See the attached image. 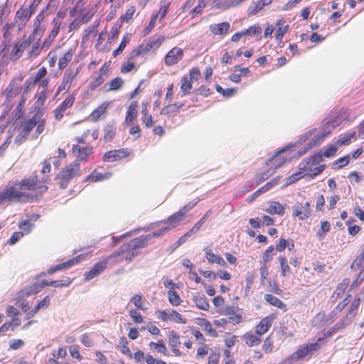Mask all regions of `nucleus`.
Here are the masks:
<instances>
[{
  "mask_svg": "<svg viewBox=\"0 0 364 364\" xmlns=\"http://www.w3.org/2000/svg\"><path fill=\"white\" fill-rule=\"evenodd\" d=\"M48 179H38L36 175L23 178L14 183L0 193V203L7 202L28 203L34 202L41 198L48 190Z\"/></svg>",
  "mask_w": 364,
  "mask_h": 364,
  "instance_id": "obj_1",
  "label": "nucleus"
},
{
  "mask_svg": "<svg viewBox=\"0 0 364 364\" xmlns=\"http://www.w3.org/2000/svg\"><path fill=\"white\" fill-rule=\"evenodd\" d=\"M46 119L43 117V114L37 113L30 118H25L21 121L18 127V134L16 136L14 142L20 145L28 139L30 134L34 128V134L31 139H36L42 134L46 128Z\"/></svg>",
  "mask_w": 364,
  "mask_h": 364,
  "instance_id": "obj_2",
  "label": "nucleus"
},
{
  "mask_svg": "<svg viewBox=\"0 0 364 364\" xmlns=\"http://www.w3.org/2000/svg\"><path fill=\"white\" fill-rule=\"evenodd\" d=\"M142 248H144V243L138 237H135L129 242L122 245L118 250L109 255L110 263L115 265L125 262L128 264L140 254V249Z\"/></svg>",
  "mask_w": 364,
  "mask_h": 364,
  "instance_id": "obj_3",
  "label": "nucleus"
},
{
  "mask_svg": "<svg viewBox=\"0 0 364 364\" xmlns=\"http://www.w3.org/2000/svg\"><path fill=\"white\" fill-rule=\"evenodd\" d=\"M95 12V8H87L83 0H78L69 11L70 17L73 18L69 24V31H77L82 25L87 23Z\"/></svg>",
  "mask_w": 364,
  "mask_h": 364,
  "instance_id": "obj_4",
  "label": "nucleus"
},
{
  "mask_svg": "<svg viewBox=\"0 0 364 364\" xmlns=\"http://www.w3.org/2000/svg\"><path fill=\"white\" fill-rule=\"evenodd\" d=\"M322 345H323V338H318L314 343H307L300 346L296 351L288 358L289 364H292L303 359H310L313 353L321 348Z\"/></svg>",
  "mask_w": 364,
  "mask_h": 364,
  "instance_id": "obj_5",
  "label": "nucleus"
},
{
  "mask_svg": "<svg viewBox=\"0 0 364 364\" xmlns=\"http://www.w3.org/2000/svg\"><path fill=\"white\" fill-rule=\"evenodd\" d=\"M323 160V155L321 153L316 154L311 157L303 160L299 165V169L305 171L309 176H317L324 169L325 166L318 164Z\"/></svg>",
  "mask_w": 364,
  "mask_h": 364,
  "instance_id": "obj_6",
  "label": "nucleus"
},
{
  "mask_svg": "<svg viewBox=\"0 0 364 364\" xmlns=\"http://www.w3.org/2000/svg\"><path fill=\"white\" fill-rule=\"evenodd\" d=\"M80 164L77 161H74L70 164L65 166L60 172L58 178L59 179V186L60 188H65L69 182L80 176Z\"/></svg>",
  "mask_w": 364,
  "mask_h": 364,
  "instance_id": "obj_7",
  "label": "nucleus"
},
{
  "mask_svg": "<svg viewBox=\"0 0 364 364\" xmlns=\"http://www.w3.org/2000/svg\"><path fill=\"white\" fill-rule=\"evenodd\" d=\"M23 80V76L22 74H17L12 77L3 92L6 103L11 104L14 98L18 95L21 90Z\"/></svg>",
  "mask_w": 364,
  "mask_h": 364,
  "instance_id": "obj_8",
  "label": "nucleus"
},
{
  "mask_svg": "<svg viewBox=\"0 0 364 364\" xmlns=\"http://www.w3.org/2000/svg\"><path fill=\"white\" fill-rule=\"evenodd\" d=\"M81 70V67L78 66L76 68H67L63 75L61 82L58 87V92H67L70 90L72 85L77 80V75Z\"/></svg>",
  "mask_w": 364,
  "mask_h": 364,
  "instance_id": "obj_9",
  "label": "nucleus"
},
{
  "mask_svg": "<svg viewBox=\"0 0 364 364\" xmlns=\"http://www.w3.org/2000/svg\"><path fill=\"white\" fill-rule=\"evenodd\" d=\"M156 318L163 322H174L186 324L187 319L175 309L159 310L156 311Z\"/></svg>",
  "mask_w": 364,
  "mask_h": 364,
  "instance_id": "obj_10",
  "label": "nucleus"
},
{
  "mask_svg": "<svg viewBox=\"0 0 364 364\" xmlns=\"http://www.w3.org/2000/svg\"><path fill=\"white\" fill-rule=\"evenodd\" d=\"M165 41L164 36L150 38L146 43L139 44L133 49L139 55L146 54L151 50H157Z\"/></svg>",
  "mask_w": 364,
  "mask_h": 364,
  "instance_id": "obj_11",
  "label": "nucleus"
},
{
  "mask_svg": "<svg viewBox=\"0 0 364 364\" xmlns=\"http://www.w3.org/2000/svg\"><path fill=\"white\" fill-rule=\"evenodd\" d=\"M31 35H30L28 38L16 41L9 55L11 61H17L23 55L25 50L31 45Z\"/></svg>",
  "mask_w": 364,
  "mask_h": 364,
  "instance_id": "obj_12",
  "label": "nucleus"
},
{
  "mask_svg": "<svg viewBox=\"0 0 364 364\" xmlns=\"http://www.w3.org/2000/svg\"><path fill=\"white\" fill-rule=\"evenodd\" d=\"M132 151L128 148L110 150L105 153L102 161L105 162H115L130 156Z\"/></svg>",
  "mask_w": 364,
  "mask_h": 364,
  "instance_id": "obj_13",
  "label": "nucleus"
},
{
  "mask_svg": "<svg viewBox=\"0 0 364 364\" xmlns=\"http://www.w3.org/2000/svg\"><path fill=\"white\" fill-rule=\"evenodd\" d=\"M75 100L73 94H69L65 100L53 110L54 117L59 121L63 119L67 111L70 109Z\"/></svg>",
  "mask_w": 364,
  "mask_h": 364,
  "instance_id": "obj_14",
  "label": "nucleus"
},
{
  "mask_svg": "<svg viewBox=\"0 0 364 364\" xmlns=\"http://www.w3.org/2000/svg\"><path fill=\"white\" fill-rule=\"evenodd\" d=\"M183 50L180 47L175 46L165 55L164 63L168 67L173 66L178 63L183 58Z\"/></svg>",
  "mask_w": 364,
  "mask_h": 364,
  "instance_id": "obj_15",
  "label": "nucleus"
},
{
  "mask_svg": "<svg viewBox=\"0 0 364 364\" xmlns=\"http://www.w3.org/2000/svg\"><path fill=\"white\" fill-rule=\"evenodd\" d=\"M109 64L105 63L104 65L99 69L97 76L92 77L89 85L90 91H94L103 84L107 77H108Z\"/></svg>",
  "mask_w": 364,
  "mask_h": 364,
  "instance_id": "obj_16",
  "label": "nucleus"
},
{
  "mask_svg": "<svg viewBox=\"0 0 364 364\" xmlns=\"http://www.w3.org/2000/svg\"><path fill=\"white\" fill-rule=\"evenodd\" d=\"M110 259L108 256L103 260L96 262L89 271L85 272V280L90 281L101 274L107 268Z\"/></svg>",
  "mask_w": 364,
  "mask_h": 364,
  "instance_id": "obj_17",
  "label": "nucleus"
},
{
  "mask_svg": "<svg viewBox=\"0 0 364 364\" xmlns=\"http://www.w3.org/2000/svg\"><path fill=\"white\" fill-rule=\"evenodd\" d=\"M277 314L272 313L262 318L255 326V331L261 336L267 333L277 318Z\"/></svg>",
  "mask_w": 364,
  "mask_h": 364,
  "instance_id": "obj_18",
  "label": "nucleus"
},
{
  "mask_svg": "<svg viewBox=\"0 0 364 364\" xmlns=\"http://www.w3.org/2000/svg\"><path fill=\"white\" fill-rule=\"evenodd\" d=\"M72 152L76 158L75 161H87L88 156L93 153L92 146H82L79 144H74L72 147Z\"/></svg>",
  "mask_w": 364,
  "mask_h": 364,
  "instance_id": "obj_19",
  "label": "nucleus"
},
{
  "mask_svg": "<svg viewBox=\"0 0 364 364\" xmlns=\"http://www.w3.org/2000/svg\"><path fill=\"white\" fill-rule=\"evenodd\" d=\"M360 302V298L355 297L350 303L345 316L341 319L347 325H349L357 315Z\"/></svg>",
  "mask_w": 364,
  "mask_h": 364,
  "instance_id": "obj_20",
  "label": "nucleus"
},
{
  "mask_svg": "<svg viewBox=\"0 0 364 364\" xmlns=\"http://www.w3.org/2000/svg\"><path fill=\"white\" fill-rule=\"evenodd\" d=\"M287 149L288 147L286 146L277 151V153L267 161V166L272 167V169H274V171L276 169L281 167L288 160L287 157L282 156Z\"/></svg>",
  "mask_w": 364,
  "mask_h": 364,
  "instance_id": "obj_21",
  "label": "nucleus"
},
{
  "mask_svg": "<svg viewBox=\"0 0 364 364\" xmlns=\"http://www.w3.org/2000/svg\"><path fill=\"white\" fill-rule=\"evenodd\" d=\"M168 345L171 349L173 354L179 357L183 355L182 352L179 350V347L181 344L180 340V336L176 331H171L168 335Z\"/></svg>",
  "mask_w": 364,
  "mask_h": 364,
  "instance_id": "obj_22",
  "label": "nucleus"
},
{
  "mask_svg": "<svg viewBox=\"0 0 364 364\" xmlns=\"http://www.w3.org/2000/svg\"><path fill=\"white\" fill-rule=\"evenodd\" d=\"M274 29L275 39L280 43L282 42L284 35L289 32L290 27L289 25L286 23L284 18H280L276 21Z\"/></svg>",
  "mask_w": 364,
  "mask_h": 364,
  "instance_id": "obj_23",
  "label": "nucleus"
},
{
  "mask_svg": "<svg viewBox=\"0 0 364 364\" xmlns=\"http://www.w3.org/2000/svg\"><path fill=\"white\" fill-rule=\"evenodd\" d=\"M47 75V69L45 67L40 68L34 75L33 80V84H38L39 87H42L43 89H48L50 80Z\"/></svg>",
  "mask_w": 364,
  "mask_h": 364,
  "instance_id": "obj_24",
  "label": "nucleus"
},
{
  "mask_svg": "<svg viewBox=\"0 0 364 364\" xmlns=\"http://www.w3.org/2000/svg\"><path fill=\"white\" fill-rule=\"evenodd\" d=\"M75 53L76 48H70L59 57L58 62V68L59 70H63L68 68L75 55Z\"/></svg>",
  "mask_w": 364,
  "mask_h": 364,
  "instance_id": "obj_25",
  "label": "nucleus"
},
{
  "mask_svg": "<svg viewBox=\"0 0 364 364\" xmlns=\"http://www.w3.org/2000/svg\"><path fill=\"white\" fill-rule=\"evenodd\" d=\"M139 56L134 50H132L127 60L122 65L120 68V73L122 74H127L132 70H136L137 67L135 64V59Z\"/></svg>",
  "mask_w": 364,
  "mask_h": 364,
  "instance_id": "obj_26",
  "label": "nucleus"
},
{
  "mask_svg": "<svg viewBox=\"0 0 364 364\" xmlns=\"http://www.w3.org/2000/svg\"><path fill=\"white\" fill-rule=\"evenodd\" d=\"M46 11L43 9L42 10L35 18L33 21V33L31 34V36L33 35H38L41 36L43 33H44L45 28L44 26L42 24L44 21L45 18H46Z\"/></svg>",
  "mask_w": 364,
  "mask_h": 364,
  "instance_id": "obj_27",
  "label": "nucleus"
},
{
  "mask_svg": "<svg viewBox=\"0 0 364 364\" xmlns=\"http://www.w3.org/2000/svg\"><path fill=\"white\" fill-rule=\"evenodd\" d=\"M82 259H83V257L82 255H77V256L74 257L72 259H69V260H68L66 262H64L63 263L58 264H57V265H55L54 267H50L48 270V272L49 274H53V273H54V272H55L57 271L70 268V267H72V266H73L75 264H77L79 262H80Z\"/></svg>",
  "mask_w": 364,
  "mask_h": 364,
  "instance_id": "obj_28",
  "label": "nucleus"
},
{
  "mask_svg": "<svg viewBox=\"0 0 364 364\" xmlns=\"http://www.w3.org/2000/svg\"><path fill=\"white\" fill-rule=\"evenodd\" d=\"M186 214V210L184 209L181 210L173 215H170L167 220L161 221V223H164L166 224V225L172 230L177 227L181 221L183 220L184 215Z\"/></svg>",
  "mask_w": 364,
  "mask_h": 364,
  "instance_id": "obj_29",
  "label": "nucleus"
},
{
  "mask_svg": "<svg viewBox=\"0 0 364 364\" xmlns=\"http://www.w3.org/2000/svg\"><path fill=\"white\" fill-rule=\"evenodd\" d=\"M242 338L245 344L249 347L258 346L261 343L262 336L258 333L255 330L254 332L247 331L243 336Z\"/></svg>",
  "mask_w": 364,
  "mask_h": 364,
  "instance_id": "obj_30",
  "label": "nucleus"
},
{
  "mask_svg": "<svg viewBox=\"0 0 364 364\" xmlns=\"http://www.w3.org/2000/svg\"><path fill=\"white\" fill-rule=\"evenodd\" d=\"M205 258L210 264H217L223 267H226L227 263L224 259L219 255L214 254L209 247L204 249Z\"/></svg>",
  "mask_w": 364,
  "mask_h": 364,
  "instance_id": "obj_31",
  "label": "nucleus"
},
{
  "mask_svg": "<svg viewBox=\"0 0 364 364\" xmlns=\"http://www.w3.org/2000/svg\"><path fill=\"white\" fill-rule=\"evenodd\" d=\"M138 102L136 101L132 102L127 110L124 119V124L127 126L130 125L137 117Z\"/></svg>",
  "mask_w": 364,
  "mask_h": 364,
  "instance_id": "obj_32",
  "label": "nucleus"
},
{
  "mask_svg": "<svg viewBox=\"0 0 364 364\" xmlns=\"http://www.w3.org/2000/svg\"><path fill=\"white\" fill-rule=\"evenodd\" d=\"M170 228L166 225L156 231L152 232L146 235H141L138 237L140 241H142L144 243V247L148 245V242L153 239L154 237H160L164 235L166 232L170 231Z\"/></svg>",
  "mask_w": 364,
  "mask_h": 364,
  "instance_id": "obj_33",
  "label": "nucleus"
},
{
  "mask_svg": "<svg viewBox=\"0 0 364 364\" xmlns=\"http://www.w3.org/2000/svg\"><path fill=\"white\" fill-rule=\"evenodd\" d=\"M230 28L228 22L224 21L220 23L211 24L209 26L210 32L215 36H225L226 35Z\"/></svg>",
  "mask_w": 364,
  "mask_h": 364,
  "instance_id": "obj_34",
  "label": "nucleus"
},
{
  "mask_svg": "<svg viewBox=\"0 0 364 364\" xmlns=\"http://www.w3.org/2000/svg\"><path fill=\"white\" fill-rule=\"evenodd\" d=\"M55 281H50L48 282L47 280H43L41 282V284H34L33 285L30 287V289L26 291H22V294L23 296H28L33 294H36L39 292L41 289L44 287H48V286H54L55 284Z\"/></svg>",
  "mask_w": 364,
  "mask_h": 364,
  "instance_id": "obj_35",
  "label": "nucleus"
},
{
  "mask_svg": "<svg viewBox=\"0 0 364 364\" xmlns=\"http://www.w3.org/2000/svg\"><path fill=\"white\" fill-rule=\"evenodd\" d=\"M196 323L200 326L210 336L213 337L218 336L217 331L212 326L211 323L206 318H196L195 320Z\"/></svg>",
  "mask_w": 364,
  "mask_h": 364,
  "instance_id": "obj_36",
  "label": "nucleus"
},
{
  "mask_svg": "<svg viewBox=\"0 0 364 364\" xmlns=\"http://www.w3.org/2000/svg\"><path fill=\"white\" fill-rule=\"evenodd\" d=\"M331 132V129H328V131H325L323 133L318 134L316 135L308 144V148L304 149L303 151L300 153V155L306 154L308 149H311L314 146H316L320 144H321L326 137L329 135Z\"/></svg>",
  "mask_w": 364,
  "mask_h": 364,
  "instance_id": "obj_37",
  "label": "nucleus"
},
{
  "mask_svg": "<svg viewBox=\"0 0 364 364\" xmlns=\"http://www.w3.org/2000/svg\"><path fill=\"white\" fill-rule=\"evenodd\" d=\"M112 176L111 172H105L104 173H100L97 169H95L90 175H88L85 181L95 183L109 179Z\"/></svg>",
  "mask_w": 364,
  "mask_h": 364,
  "instance_id": "obj_38",
  "label": "nucleus"
},
{
  "mask_svg": "<svg viewBox=\"0 0 364 364\" xmlns=\"http://www.w3.org/2000/svg\"><path fill=\"white\" fill-rule=\"evenodd\" d=\"M192 300L198 309L205 311L209 310L210 304L204 294H197L193 295Z\"/></svg>",
  "mask_w": 364,
  "mask_h": 364,
  "instance_id": "obj_39",
  "label": "nucleus"
},
{
  "mask_svg": "<svg viewBox=\"0 0 364 364\" xmlns=\"http://www.w3.org/2000/svg\"><path fill=\"white\" fill-rule=\"evenodd\" d=\"M31 16H32L28 12L26 9H24L23 6H21L16 12L14 19L16 23H20L22 26H26Z\"/></svg>",
  "mask_w": 364,
  "mask_h": 364,
  "instance_id": "obj_40",
  "label": "nucleus"
},
{
  "mask_svg": "<svg viewBox=\"0 0 364 364\" xmlns=\"http://www.w3.org/2000/svg\"><path fill=\"white\" fill-rule=\"evenodd\" d=\"M148 102L141 103V121L146 128H151L154 125V119L151 114L148 112Z\"/></svg>",
  "mask_w": 364,
  "mask_h": 364,
  "instance_id": "obj_41",
  "label": "nucleus"
},
{
  "mask_svg": "<svg viewBox=\"0 0 364 364\" xmlns=\"http://www.w3.org/2000/svg\"><path fill=\"white\" fill-rule=\"evenodd\" d=\"M264 299L268 304L282 309L283 312L287 311V305L278 297L270 294H266Z\"/></svg>",
  "mask_w": 364,
  "mask_h": 364,
  "instance_id": "obj_42",
  "label": "nucleus"
},
{
  "mask_svg": "<svg viewBox=\"0 0 364 364\" xmlns=\"http://www.w3.org/2000/svg\"><path fill=\"white\" fill-rule=\"evenodd\" d=\"M149 348L154 352H158L165 356L168 355V351L163 340L159 339L156 342L151 341Z\"/></svg>",
  "mask_w": 364,
  "mask_h": 364,
  "instance_id": "obj_43",
  "label": "nucleus"
},
{
  "mask_svg": "<svg viewBox=\"0 0 364 364\" xmlns=\"http://www.w3.org/2000/svg\"><path fill=\"white\" fill-rule=\"evenodd\" d=\"M50 304V299L49 296H46L42 300H41L38 304L30 311L27 313V319H30L33 317L38 311L41 309H46Z\"/></svg>",
  "mask_w": 364,
  "mask_h": 364,
  "instance_id": "obj_44",
  "label": "nucleus"
},
{
  "mask_svg": "<svg viewBox=\"0 0 364 364\" xmlns=\"http://www.w3.org/2000/svg\"><path fill=\"white\" fill-rule=\"evenodd\" d=\"M109 103L104 102L100 105L97 107L90 114V118L92 122H97L102 116H103L108 107Z\"/></svg>",
  "mask_w": 364,
  "mask_h": 364,
  "instance_id": "obj_45",
  "label": "nucleus"
},
{
  "mask_svg": "<svg viewBox=\"0 0 364 364\" xmlns=\"http://www.w3.org/2000/svg\"><path fill=\"white\" fill-rule=\"evenodd\" d=\"M185 105L184 102H174L163 107L161 114L170 115L179 112L180 109Z\"/></svg>",
  "mask_w": 364,
  "mask_h": 364,
  "instance_id": "obj_46",
  "label": "nucleus"
},
{
  "mask_svg": "<svg viewBox=\"0 0 364 364\" xmlns=\"http://www.w3.org/2000/svg\"><path fill=\"white\" fill-rule=\"evenodd\" d=\"M117 127L114 122H109L105 124L103 129V139L105 142L111 141L116 134Z\"/></svg>",
  "mask_w": 364,
  "mask_h": 364,
  "instance_id": "obj_47",
  "label": "nucleus"
},
{
  "mask_svg": "<svg viewBox=\"0 0 364 364\" xmlns=\"http://www.w3.org/2000/svg\"><path fill=\"white\" fill-rule=\"evenodd\" d=\"M171 4V0H161V6L159 11L153 12V14H155L156 17L159 19V21H161L164 19V18L166 17V14L168 12Z\"/></svg>",
  "mask_w": 364,
  "mask_h": 364,
  "instance_id": "obj_48",
  "label": "nucleus"
},
{
  "mask_svg": "<svg viewBox=\"0 0 364 364\" xmlns=\"http://www.w3.org/2000/svg\"><path fill=\"white\" fill-rule=\"evenodd\" d=\"M272 0H258L256 2H252L249 8V14L255 15L261 11L265 6L270 4Z\"/></svg>",
  "mask_w": 364,
  "mask_h": 364,
  "instance_id": "obj_49",
  "label": "nucleus"
},
{
  "mask_svg": "<svg viewBox=\"0 0 364 364\" xmlns=\"http://www.w3.org/2000/svg\"><path fill=\"white\" fill-rule=\"evenodd\" d=\"M136 13V7L134 5H129L127 7L123 15L119 18V21L122 23L124 22L129 23L132 21L134 14Z\"/></svg>",
  "mask_w": 364,
  "mask_h": 364,
  "instance_id": "obj_50",
  "label": "nucleus"
},
{
  "mask_svg": "<svg viewBox=\"0 0 364 364\" xmlns=\"http://www.w3.org/2000/svg\"><path fill=\"white\" fill-rule=\"evenodd\" d=\"M347 326L341 319L338 321L332 328L328 329L327 331L323 333V337H320L319 338H323V344L325 343V340L327 338H329L333 336L336 332L344 328Z\"/></svg>",
  "mask_w": 364,
  "mask_h": 364,
  "instance_id": "obj_51",
  "label": "nucleus"
},
{
  "mask_svg": "<svg viewBox=\"0 0 364 364\" xmlns=\"http://www.w3.org/2000/svg\"><path fill=\"white\" fill-rule=\"evenodd\" d=\"M145 301V299L143 298L141 294H134L130 299V302H132L136 307L135 309L141 310L143 311H145L147 309L144 306Z\"/></svg>",
  "mask_w": 364,
  "mask_h": 364,
  "instance_id": "obj_52",
  "label": "nucleus"
},
{
  "mask_svg": "<svg viewBox=\"0 0 364 364\" xmlns=\"http://www.w3.org/2000/svg\"><path fill=\"white\" fill-rule=\"evenodd\" d=\"M310 213L309 206H296L293 215L299 220H306L309 217Z\"/></svg>",
  "mask_w": 364,
  "mask_h": 364,
  "instance_id": "obj_53",
  "label": "nucleus"
},
{
  "mask_svg": "<svg viewBox=\"0 0 364 364\" xmlns=\"http://www.w3.org/2000/svg\"><path fill=\"white\" fill-rule=\"evenodd\" d=\"M168 301L173 306H178L181 304L182 299L175 289H168L167 291Z\"/></svg>",
  "mask_w": 364,
  "mask_h": 364,
  "instance_id": "obj_54",
  "label": "nucleus"
},
{
  "mask_svg": "<svg viewBox=\"0 0 364 364\" xmlns=\"http://www.w3.org/2000/svg\"><path fill=\"white\" fill-rule=\"evenodd\" d=\"M352 139H356L355 132H352L345 134L344 136L337 139L335 142L337 144V146L340 148L342 146L349 145L351 143Z\"/></svg>",
  "mask_w": 364,
  "mask_h": 364,
  "instance_id": "obj_55",
  "label": "nucleus"
},
{
  "mask_svg": "<svg viewBox=\"0 0 364 364\" xmlns=\"http://www.w3.org/2000/svg\"><path fill=\"white\" fill-rule=\"evenodd\" d=\"M117 348L122 354L128 356L129 358H132V353L128 346V341L124 336L119 338Z\"/></svg>",
  "mask_w": 364,
  "mask_h": 364,
  "instance_id": "obj_56",
  "label": "nucleus"
},
{
  "mask_svg": "<svg viewBox=\"0 0 364 364\" xmlns=\"http://www.w3.org/2000/svg\"><path fill=\"white\" fill-rule=\"evenodd\" d=\"M181 84L180 86L181 91L182 92L181 96H186L190 93L192 89V82L188 78L187 75H183L181 77Z\"/></svg>",
  "mask_w": 364,
  "mask_h": 364,
  "instance_id": "obj_57",
  "label": "nucleus"
},
{
  "mask_svg": "<svg viewBox=\"0 0 364 364\" xmlns=\"http://www.w3.org/2000/svg\"><path fill=\"white\" fill-rule=\"evenodd\" d=\"M130 41V34L126 33L123 36L121 43L117 49L112 52V56L117 57L119 54L123 52L127 45Z\"/></svg>",
  "mask_w": 364,
  "mask_h": 364,
  "instance_id": "obj_58",
  "label": "nucleus"
},
{
  "mask_svg": "<svg viewBox=\"0 0 364 364\" xmlns=\"http://www.w3.org/2000/svg\"><path fill=\"white\" fill-rule=\"evenodd\" d=\"M350 299L351 295L348 294L346 296V297L336 305V306L331 311V314H334V316H337L338 314H340L343 310V309L349 304Z\"/></svg>",
  "mask_w": 364,
  "mask_h": 364,
  "instance_id": "obj_59",
  "label": "nucleus"
},
{
  "mask_svg": "<svg viewBox=\"0 0 364 364\" xmlns=\"http://www.w3.org/2000/svg\"><path fill=\"white\" fill-rule=\"evenodd\" d=\"M279 262L281 267V275L287 277L291 274V269L288 264L287 259L284 256L279 257Z\"/></svg>",
  "mask_w": 364,
  "mask_h": 364,
  "instance_id": "obj_60",
  "label": "nucleus"
},
{
  "mask_svg": "<svg viewBox=\"0 0 364 364\" xmlns=\"http://www.w3.org/2000/svg\"><path fill=\"white\" fill-rule=\"evenodd\" d=\"M124 84L121 77H116L112 79L108 83V91H116L119 90Z\"/></svg>",
  "mask_w": 364,
  "mask_h": 364,
  "instance_id": "obj_61",
  "label": "nucleus"
},
{
  "mask_svg": "<svg viewBox=\"0 0 364 364\" xmlns=\"http://www.w3.org/2000/svg\"><path fill=\"white\" fill-rule=\"evenodd\" d=\"M338 148L339 147L337 146L336 142L334 144H328L324 147L323 152L321 155L326 158L334 156L336 154Z\"/></svg>",
  "mask_w": 364,
  "mask_h": 364,
  "instance_id": "obj_62",
  "label": "nucleus"
},
{
  "mask_svg": "<svg viewBox=\"0 0 364 364\" xmlns=\"http://www.w3.org/2000/svg\"><path fill=\"white\" fill-rule=\"evenodd\" d=\"M350 161V155H346L345 156L341 157L335 161L333 164V166L334 169H340L346 167L348 165Z\"/></svg>",
  "mask_w": 364,
  "mask_h": 364,
  "instance_id": "obj_63",
  "label": "nucleus"
},
{
  "mask_svg": "<svg viewBox=\"0 0 364 364\" xmlns=\"http://www.w3.org/2000/svg\"><path fill=\"white\" fill-rule=\"evenodd\" d=\"M364 267V254H360L352 262L350 268L354 270L363 269Z\"/></svg>",
  "mask_w": 364,
  "mask_h": 364,
  "instance_id": "obj_64",
  "label": "nucleus"
}]
</instances>
